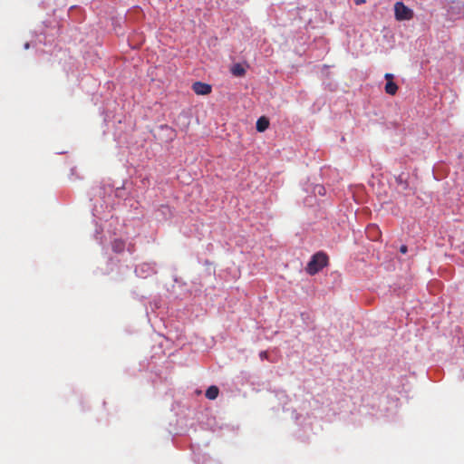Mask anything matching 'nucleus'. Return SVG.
<instances>
[{
    "label": "nucleus",
    "mask_w": 464,
    "mask_h": 464,
    "mask_svg": "<svg viewBox=\"0 0 464 464\" xmlns=\"http://www.w3.org/2000/svg\"><path fill=\"white\" fill-rule=\"evenodd\" d=\"M384 90L386 93L394 95L398 91V85L394 82H387Z\"/></svg>",
    "instance_id": "6e6552de"
},
{
    "label": "nucleus",
    "mask_w": 464,
    "mask_h": 464,
    "mask_svg": "<svg viewBox=\"0 0 464 464\" xmlns=\"http://www.w3.org/2000/svg\"><path fill=\"white\" fill-rule=\"evenodd\" d=\"M327 263V256L324 252H317L308 262L305 270L309 275L314 276L321 271L324 266H326Z\"/></svg>",
    "instance_id": "f257e3e1"
},
{
    "label": "nucleus",
    "mask_w": 464,
    "mask_h": 464,
    "mask_svg": "<svg viewBox=\"0 0 464 464\" xmlns=\"http://www.w3.org/2000/svg\"><path fill=\"white\" fill-rule=\"evenodd\" d=\"M354 4L359 5L365 3V0H353Z\"/></svg>",
    "instance_id": "9b49d317"
},
{
    "label": "nucleus",
    "mask_w": 464,
    "mask_h": 464,
    "mask_svg": "<svg viewBox=\"0 0 464 464\" xmlns=\"http://www.w3.org/2000/svg\"><path fill=\"white\" fill-rule=\"evenodd\" d=\"M111 248L115 253H122L125 249V242L121 239H115L111 243Z\"/></svg>",
    "instance_id": "39448f33"
},
{
    "label": "nucleus",
    "mask_w": 464,
    "mask_h": 464,
    "mask_svg": "<svg viewBox=\"0 0 464 464\" xmlns=\"http://www.w3.org/2000/svg\"><path fill=\"white\" fill-rule=\"evenodd\" d=\"M256 127L257 131H259V132L265 131L269 127L268 119L266 118L265 116L260 117L256 121Z\"/></svg>",
    "instance_id": "20e7f679"
},
{
    "label": "nucleus",
    "mask_w": 464,
    "mask_h": 464,
    "mask_svg": "<svg viewBox=\"0 0 464 464\" xmlns=\"http://www.w3.org/2000/svg\"><path fill=\"white\" fill-rule=\"evenodd\" d=\"M372 229L376 230V232H378V229L375 227H372Z\"/></svg>",
    "instance_id": "4468645a"
},
{
    "label": "nucleus",
    "mask_w": 464,
    "mask_h": 464,
    "mask_svg": "<svg viewBox=\"0 0 464 464\" xmlns=\"http://www.w3.org/2000/svg\"><path fill=\"white\" fill-rule=\"evenodd\" d=\"M29 46H30L29 43H25V44H24V49H28V48H29Z\"/></svg>",
    "instance_id": "ddd939ff"
},
{
    "label": "nucleus",
    "mask_w": 464,
    "mask_h": 464,
    "mask_svg": "<svg viewBox=\"0 0 464 464\" xmlns=\"http://www.w3.org/2000/svg\"><path fill=\"white\" fill-rule=\"evenodd\" d=\"M400 251H401V253H402V254L407 253V246H404V245H403V246H401L400 247Z\"/></svg>",
    "instance_id": "9d476101"
},
{
    "label": "nucleus",
    "mask_w": 464,
    "mask_h": 464,
    "mask_svg": "<svg viewBox=\"0 0 464 464\" xmlns=\"http://www.w3.org/2000/svg\"><path fill=\"white\" fill-rule=\"evenodd\" d=\"M384 78L387 82H393L394 77H393V74L387 72V73H385Z\"/></svg>",
    "instance_id": "1a4fd4ad"
},
{
    "label": "nucleus",
    "mask_w": 464,
    "mask_h": 464,
    "mask_svg": "<svg viewBox=\"0 0 464 464\" xmlns=\"http://www.w3.org/2000/svg\"><path fill=\"white\" fill-rule=\"evenodd\" d=\"M218 393H219L218 388L215 385H212L208 388L205 395L208 400H215L218 396Z\"/></svg>",
    "instance_id": "423d86ee"
},
{
    "label": "nucleus",
    "mask_w": 464,
    "mask_h": 464,
    "mask_svg": "<svg viewBox=\"0 0 464 464\" xmlns=\"http://www.w3.org/2000/svg\"><path fill=\"white\" fill-rule=\"evenodd\" d=\"M192 90L198 95H208L212 92V87L208 83L195 82L192 84Z\"/></svg>",
    "instance_id": "7ed1b4c3"
},
{
    "label": "nucleus",
    "mask_w": 464,
    "mask_h": 464,
    "mask_svg": "<svg viewBox=\"0 0 464 464\" xmlns=\"http://www.w3.org/2000/svg\"><path fill=\"white\" fill-rule=\"evenodd\" d=\"M395 18L398 21L411 20L413 17V12L402 2H397L394 5Z\"/></svg>",
    "instance_id": "f03ea898"
},
{
    "label": "nucleus",
    "mask_w": 464,
    "mask_h": 464,
    "mask_svg": "<svg viewBox=\"0 0 464 464\" xmlns=\"http://www.w3.org/2000/svg\"><path fill=\"white\" fill-rule=\"evenodd\" d=\"M322 190H324L323 187H318V193L322 194Z\"/></svg>",
    "instance_id": "f8f14e48"
},
{
    "label": "nucleus",
    "mask_w": 464,
    "mask_h": 464,
    "mask_svg": "<svg viewBox=\"0 0 464 464\" xmlns=\"http://www.w3.org/2000/svg\"><path fill=\"white\" fill-rule=\"evenodd\" d=\"M231 72L235 76L241 77L246 74V70L240 63H236L232 66Z\"/></svg>",
    "instance_id": "0eeeda50"
}]
</instances>
